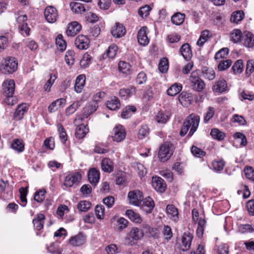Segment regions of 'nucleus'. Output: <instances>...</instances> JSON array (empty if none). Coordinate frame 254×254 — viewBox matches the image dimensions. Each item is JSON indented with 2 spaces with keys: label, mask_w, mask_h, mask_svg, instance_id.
<instances>
[{
  "label": "nucleus",
  "mask_w": 254,
  "mask_h": 254,
  "mask_svg": "<svg viewBox=\"0 0 254 254\" xmlns=\"http://www.w3.org/2000/svg\"><path fill=\"white\" fill-rule=\"evenodd\" d=\"M64 58L68 65L73 64L74 63V52L71 50H68L65 53Z\"/></svg>",
  "instance_id": "nucleus-57"
},
{
  "label": "nucleus",
  "mask_w": 254,
  "mask_h": 254,
  "mask_svg": "<svg viewBox=\"0 0 254 254\" xmlns=\"http://www.w3.org/2000/svg\"><path fill=\"white\" fill-rule=\"evenodd\" d=\"M119 70L123 74H128L130 73V65L125 62L121 61L118 64Z\"/></svg>",
  "instance_id": "nucleus-42"
},
{
  "label": "nucleus",
  "mask_w": 254,
  "mask_h": 254,
  "mask_svg": "<svg viewBox=\"0 0 254 254\" xmlns=\"http://www.w3.org/2000/svg\"><path fill=\"white\" fill-rule=\"evenodd\" d=\"M180 103L183 106H188L193 101V96L191 93L182 92L178 97Z\"/></svg>",
  "instance_id": "nucleus-19"
},
{
  "label": "nucleus",
  "mask_w": 254,
  "mask_h": 254,
  "mask_svg": "<svg viewBox=\"0 0 254 254\" xmlns=\"http://www.w3.org/2000/svg\"><path fill=\"white\" fill-rule=\"evenodd\" d=\"M81 106L80 101H77L73 102L72 104L66 108L65 110V114L69 116L73 113Z\"/></svg>",
  "instance_id": "nucleus-45"
},
{
  "label": "nucleus",
  "mask_w": 254,
  "mask_h": 254,
  "mask_svg": "<svg viewBox=\"0 0 254 254\" xmlns=\"http://www.w3.org/2000/svg\"><path fill=\"white\" fill-rule=\"evenodd\" d=\"M46 191L45 190H40L36 191L34 195V200L38 202H41L45 198Z\"/></svg>",
  "instance_id": "nucleus-60"
},
{
  "label": "nucleus",
  "mask_w": 254,
  "mask_h": 254,
  "mask_svg": "<svg viewBox=\"0 0 254 254\" xmlns=\"http://www.w3.org/2000/svg\"><path fill=\"white\" fill-rule=\"evenodd\" d=\"M244 45L245 46L251 48L254 46V35L252 33H244Z\"/></svg>",
  "instance_id": "nucleus-36"
},
{
  "label": "nucleus",
  "mask_w": 254,
  "mask_h": 254,
  "mask_svg": "<svg viewBox=\"0 0 254 254\" xmlns=\"http://www.w3.org/2000/svg\"><path fill=\"white\" fill-rule=\"evenodd\" d=\"M164 239L170 240L173 236V233L171 227L168 225H164L162 231Z\"/></svg>",
  "instance_id": "nucleus-59"
},
{
  "label": "nucleus",
  "mask_w": 254,
  "mask_h": 254,
  "mask_svg": "<svg viewBox=\"0 0 254 254\" xmlns=\"http://www.w3.org/2000/svg\"><path fill=\"white\" fill-rule=\"evenodd\" d=\"M206 221L204 219L200 218L198 223L196 234L199 237H201L203 234L204 228L205 226Z\"/></svg>",
  "instance_id": "nucleus-54"
},
{
  "label": "nucleus",
  "mask_w": 254,
  "mask_h": 254,
  "mask_svg": "<svg viewBox=\"0 0 254 254\" xmlns=\"http://www.w3.org/2000/svg\"><path fill=\"white\" fill-rule=\"evenodd\" d=\"M47 250L52 254H62L63 252L62 249L56 243H51L47 247Z\"/></svg>",
  "instance_id": "nucleus-46"
},
{
  "label": "nucleus",
  "mask_w": 254,
  "mask_h": 254,
  "mask_svg": "<svg viewBox=\"0 0 254 254\" xmlns=\"http://www.w3.org/2000/svg\"><path fill=\"white\" fill-rule=\"evenodd\" d=\"M89 42V39L86 36L80 34L76 38L75 45L80 50L87 49L88 48Z\"/></svg>",
  "instance_id": "nucleus-15"
},
{
  "label": "nucleus",
  "mask_w": 254,
  "mask_h": 254,
  "mask_svg": "<svg viewBox=\"0 0 254 254\" xmlns=\"http://www.w3.org/2000/svg\"><path fill=\"white\" fill-rule=\"evenodd\" d=\"M11 147L18 153L22 152L25 148L23 141L19 139H14L11 144Z\"/></svg>",
  "instance_id": "nucleus-28"
},
{
  "label": "nucleus",
  "mask_w": 254,
  "mask_h": 254,
  "mask_svg": "<svg viewBox=\"0 0 254 254\" xmlns=\"http://www.w3.org/2000/svg\"><path fill=\"white\" fill-rule=\"evenodd\" d=\"M238 231L241 233H252L254 232V229L251 225L241 224L238 227Z\"/></svg>",
  "instance_id": "nucleus-61"
},
{
  "label": "nucleus",
  "mask_w": 254,
  "mask_h": 254,
  "mask_svg": "<svg viewBox=\"0 0 254 254\" xmlns=\"http://www.w3.org/2000/svg\"><path fill=\"white\" fill-rule=\"evenodd\" d=\"M227 88L226 82L224 80H219L213 86V90L216 92H222Z\"/></svg>",
  "instance_id": "nucleus-43"
},
{
  "label": "nucleus",
  "mask_w": 254,
  "mask_h": 254,
  "mask_svg": "<svg viewBox=\"0 0 254 254\" xmlns=\"http://www.w3.org/2000/svg\"><path fill=\"white\" fill-rule=\"evenodd\" d=\"M189 79L194 90L200 92L204 88L205 84L199 77L197 72L193 71L191 72Z\"/></svg>",
  "instance_id": "nucleus-6"
},
{
  "label": "nucleus",
  "mask_w": 254,
  "mask_h": 254,
  "mask_svg": "<svg viewBox=\"0 0 254 254\" xmlns=\"http://www.w3.org/2000/svg\"><path fill=\"white\" fill-rule=\"evenodd\" d=\"M81 179V175L77 172L67 175L64 181V185L66 187H71L74 184L78 183Z\"/></svg>",
  "instance_id": "nucleus-10"
},
{
  "label": "nucleus",
  "mask_w": 254,
  "mask_h": 254,
  "mask_svg": "<svg viewBox=\"0 0 254 254\" xmlns=\"http://www.w3.org/2000/svg\"><path fill=\"white\" fill-rule=\"evenodd\" d=\"M88 179L92 185H96L100 179V172L96 168L90 169L88 173Z\"/></svg>",
  "instance_id": "nucleus-20"
},
{
  "label": "nucleus",
  "mask_w": 254,
  "mask_h": 254,
  "mask_svg": "<svg viewBox=\"0 0 254 254\" xmlns=\"http://www.w3.org/2000/svg\"><path fill=\"white\" fill-rule=\"evenodd\" d=\"M105 97V93L104 92H98L95 94L92 98V102L88 104L83 109V115L88 117L89 115L95 112L98 108V103Z\"/></svg>",
  "instance_id": "nucleus-3"
},
{
  "label": "nucleus",
  "mask_w": 254,
  "mask_h": 254,
  "mask_svg": "<svg viewBox=\"0 0 254 254\" xmlns=\"http://www.w3.org/2000/svg\"><path fill=\"white\" fill-rule=\"evenodd\" d=\"M244 64L243 61L239 60L234 64L232 66V69L235 74L240 73L243 71Z\"/></svg>",
  "instance_id": "nucleus-58"
},
{
  "label": "nucleus",
  "mask_w": 254,
  "mask_h": 254,
  "mask_svg": "<svg viewBox=\"0 0 254 254\" xmlns=\"http://www.w3.org/2000/svg\"><path fill=\"white\" fill-rule=\"evenodd\" d=\"M44 16L49 23H54L58 18V10L53 6H47L45 9Z\"/></svg>",
  "instance_id": "nucleus-11"
},
{
  "label": "nucleus",
  "mask_w": 254,
  "mask_h": 254,
  "mask_svg": "<svg viewBox=\"0 0 254 254\" xmlns=\"http://www.w3.org/2000/svg\"><path fill=\"white\" fill-rule=\"evenodd\" d=\"M210 135L213 138L218 140H222L225 137V133L216 128L211 129Z\"/></svg>",
  "instance_id": "nucleus-44"
},
{
  "label": "nucleus",
  "mask_w": 254,
  "mask_h": 254,
  "mask_svg": "<svg viewBox=\"0 0 254 254\" xmlns=\"http://www.w3.org/2000/svg\"><path fill=\"white\" fill-rule=\"evenodd\" d=\"M185 14L178 12L174 14L171 17V21L173 23L176 25H180L184 21Z\"/></svg>",
  "instance_id": "nucleus-39"
},
{
  "label": "nucleus",
  "mask_w": 254,
  "mask_h": 254,
  "mask_svg": "<svg viewBox=\"0 0 254 254\" xmlns=\"http://www.w3.org/2000/svg\"><path fill=\"white\" fill-rule=\"evenodd\" d=\"M101 168L104 172L111 173L114 170V163L111 159L104 158L101 161Z\"/></svg>",
  "instance_id": "nucleus-22"
},
{
  "label": "nucleus",
  "mask_w": 254,
  "mask_h": 254,
  "mask_svg": "<svg viewBox=\"0 0 254 254\" xmlns=\"http://www.w3.org/2000/svg\"><path fill=\"white\" fill-rule=\"evenodd\" d=\"M202 75L204 77L209 80H212L215 77V73L213 69L204 67L202 71Z\"/></svg>",
  "instance_id": "nucleus-49"
},
{
  "label": "nucleus",
  "mask_w": 254,
  "mask_h": 254,
  "mask_svg": "<svg viewBox=\"0 0 254 254\" xmlns=\"http://www.w3.org/2000/svg\"><path fill=\"white\" fill-rule=\"evenodd\" d=\"M152 185L158 192H163L166 188V184L164 180L159 177H153L152 180Z\"/></svg>",
  "instance_id": "nucleus-13"
},
{
  "label": "nucleus",
  "mask_w": 254,
  "mask_h": 254,
  "mask_svg": "<svg viewBox=\"0 0 254 254\" xmlns=\"http://www.w3.org/2000/svg\"><path fill=\"white\" fill-rule=\"evenodd\" d=\"M70 7L71 10L76 13H82L85 11L84 4L78 2H70Z\"/></svg>",
  "instance_id": "nucleus-31"
},
{
  "label": "nucleus",
  "mask_w": 254,
  "mask_h": 254,
  "mask_svg": "<svg viewBox=\"0 0 254 254\" xmlns=\"http://www.w3.org/2000/svg\"><path fill=\"white\" fill-rule=\"evenodd\" d=\"M128 236L125 238V244L133 246L136 244V241L140 240L143 237L144 233L142 229L134 227L131 229Z\"/></svg>",
  "instance_id": "nucleus-5"
},
{
  "label": "nucleus",
  "mask_w": 254,
  "mask_h": 254,
  "mask_svg": "<svg viewBox=\"0 0 254 254\" xmlns=\"http://www.w3.org/2000/svg\"><path fill=\"white\" fill-rule=\"evenodd\" d=\"M155 204L153 200L149 196L142 199L141 203L140 205V208L145 213H150L152 211Z\"/></svg>",
  "instance_id": "nucleus-17"
},
{
  "label": "nucleus",
  "mask_w": 254,
  "mask_h": 254,
  "mask_svg": "<svg viewBox=\"0 0 254 254\" xmlns=\"http://www.w3.org/2000/svg\"><path fill=\"white\" fill-rule=\"evenodd\" d=\"M244 173L247 179L254 181V168L247 166L244 169Z\"/></svg>",
  "instance_id": "nucleus-64"
},
{
  "label": "nucleus",
  "mask_w": 254,
  "mask_h": 254,
  "mask_svg": "<svg viewBox=\"0 0 254 254\" xmlns=\"http://www.w3.org/2000/svg\"><path fill=\"white\" fill-rule=\"evenodd\" d=\"M169 67V62L166 58H162L158 64V69L162 73H165L167 71Z\"/></svg>",
  "instance_id": "nucleus-48"
},
{
  "label": "nucleus",
  "mask_w": 254,
  "mask_h": 254,
  "mask_svg": "<svg viewBox=\"0 0 254 254\" xmlns=\"http://www.w3.org/2000/svg\"><path fill=\"white\" fill-rule=\"evenodd\" d=\"M146 34V33H138L137 40L140 45L146 46L149 43V40Z\"/></svg>",
  "instance_id": "nucleus-55"
},
{
  "label": "nucleus",
  "mask_w": 254,
  "mask_h": 254,
  "mask_svg": "<svg viewBox=\"0 0 254 254\" xmlns=\"http://www.w3.org/2000/svg\"><path fill=\"white\" fill-rule=\"evenodd\" d=\"M95 212L98 219H103L105 215L104 206L101 204L97 205L95 208Z\"/></svg>",
  "instance_id": "nucleus-56"
},
{
  "label": "nucleus",
  "mask_w": 254,
  "mask_h": 254,
  "mask_svg": "<svg viewBox=\"0 0 254 254\" xmlns=\"http://www.w3.org/2000/svg\"><path fill=\"white\" fill-rule=\"evenodd\" d=\"M212 169L216 172H220L223 170L225 162L222 159H216L212 162Z\"/></svg>",
  "instance_id": "nucleus-41"
},
{
  "label": "nucleus",
  "mask_w": 254,
  "mask_h": 254,
  "mask_svg": "<svg viewBox=\"0 0 254 254\" xmlns=\"http://www.w3.org/2000/svg\"><path fill=\"white\" fill-rule=\"evenodd\" d=\"M91 206V204L89 201L86 200H82L78 202L77 207L79 211L85 212L89 209Z\"/></svg>",
  "instance_id": "nucleus-53"
},
{
  "label": "nucleus",
  "mask_w": 254,
  "mask_h": 254,
  "mask_svg": "<svg viewBox=\"0 0 254 254\" xmlns=\"http://www.w3.org/2000/svg\"><path fill=\"white\" fill-rule=\"evenodd\" d=\"M27 20V17L25 14L20 15L17 18L16 21L18 23V29L21 32H30V29L26 23Z\"/></svg>",
  "instance_id": "nucleus-21"
},
{
  "label": "nucleus",
  "mask_w": 254,
  "mask_h": 254,
  "mask_svg": "<svg viewBox=\"0 0 254 254\" xmlns=\"http://www.w3.org/2000/svg\"><path fill=\"white\" fill-rule=\"evenodd\" d=\"M135 88L131 87L129 88H123L120 90L119 94L120 96L124 99H126L131 96L135 92Z\"/></svg>",
  "instance_id": "nucleus-40"
},
{
  "label": "nucleus",
  "mask_w": 254,
  "mask_h": 254,
  "mask_svg": "<svg viewBox=\"0 0 254 254\" xmlns=\"http://www.w3.org/2000/svg\"><path fill=\"white\" fill-rule=\"evenodd\" d=\"M45 217L44 214L39 213L36 215L33 220L34 227L35 229L40 230L43 228Z\"/></svg>",
  "instance_id": "nucleus-25"
},
{
  "label": "nucleus",
  "mask_w": 254,
  "mask_h": 254,
  "mask_svg": "<svg viewBox=\"0 0 254 254\" xmlns=\"http://www.w3.org/2000/svg\"><path fill=\"white\" fill-rule=\"evenodd\" d=\"M56 44L58 50L61 52L64 51L66 48V43L63 39V36L61 34L58 35L56 39Z\"/></svg>",
  "instance_id": "nucleus-38"
},
{
  "label": "nucleus",
  "mask_w": 254,
  "mask_h": 254,
  "mask_svg": "<svg viewBox=\"0 0 254 254\" xmlns=\"http://www.w3.org/2000/svg\"><path fill=\"white\" fill-rule=\"evenodd\" d=\"M126 131L123 126L116 125L113 128L112 137L114 141L120 142L126 137Z\"/></svg>",
  "instance_id": "nucleus-8"
},
{
  "label": "nucleus",
  "mask_w": 254,
  "mask_h": 254,
  "mask_svg": "<svg viewBox=\"0 0 254 254\" xmlns=\"http://www.w3.org/2000/svg\"><path fill=\"white\" fill-rule=\"evenodd\" d=\"M182 89L181 84L176 83L173 84L167 91V94L171 96H174L179 93Z\"/></svg>",
  "instance_id": "nucleus-33"
},
{
  "label": "nucleus",
  "mask_w": 254,
  "mask_h": 254,
  "mask_svg": "<svg viewBox=\"0 0 254 254\" xmlns=\"http://www.w3.org/2000/svg\"><path fill=\"white\" fill-rule=\"evenodd\" d=\"M128 198L130 204L138 206H140L141 203V200H142L143 199V194L142 193L138 190L130 191L128 193Z\"/></svg>",
  "instance_id": "nucleus-9"
},
{
  "label": "nucleus",
  "mask_w": 254,
  "mask_h": 254,
  "mask_svg": "<svg viewBox=\"0 0 254 254\" xmlns=\"http://www.w3.org/2000/svg\"><path fill=\"white\" fill-rule=\"evenodd\" d=\"M229 53V49L227 48H223L218 51L215 55V59L218 60L226 58Z\"/></svg>",
  "instance_id": "nucleus-62"
},
{
  "label": "nucleus",
  "mask_w": 254,
  "mask_h": 254,
  "mask_svg": "<svg viewBox=\"0 0 254 254\" xmlns=\"http://www.w3.org/2000/svg\"><path fill=\"white\" fill-rule=\"evenodd\" d=\"M199 121L200 118L198 116L191 114L188 117L183 123L180 131V135L182 136H184L190 128L188 135L192 136L198 127Z\"/></svg>",
  "instance_id": "nucleus-1"
},
{
  "label": "nucleus",
  "mask_w": 254,
  "mask_h": 254,
  "mask_svg": "<svg viewBox=\"0 0 254 254\" xmlns=\"http://www.w3.org/2000/svg\"><path fill=\"white\" fill-rule=\"evenodd\" d=\"M174 147L170 142H165L161 144L158 151V158L161 162H165L168 160L173 154Z\"/></svg>",
  "instance_id": "nucleus-4"
},
{
  "label": "nucleus",
  "mask_w": 254,
  "mask_h": 254,
  "mask_svg": "<svg viewBox=\"0 0 254 254\" xmlns=\"http://www.w3.org/2000/svg\"><path fill=\"white\" fill-rule=\"evenodd\" d=\"M18 62L13 57H7L0 65V71L3 74H12L17 69Z\"/></svg>",
  "instance_id": "nucleus-2"
},
{
  "label": "nucleus",
  "mask_w": 254,
  "mask_h": 254,
  "mask_svg": "<svg viewBox=\"0 0 254 254\" xmlns=\"http://www.w3.org/2000/svg\"><path fill=\"white\" fill-rule=\"evenodd\" d=\"M126 214L132 222L136 223H140L142 221L140 215L138 213L134 212L132 210H127L126 211Z\"/></svg>",
  "instance_id": "nucleus-32"
},
{
  "label": "nucleus",
  "mask_w": 254,
  "mask_h": 254,
  "mask_svg": "<svg viewBox=\"0 0 254 254\" xmlns=\"http://www.w3.org/2000/svg\"><path fill=\"white\" fill-rule=\"evenodd\" d=\"M28 106L26 104L22 103L17 107L14 113V117L18 120H21L25 113L27 111Z\"/></svg>",
  "instance_id": "nucleus-29"
},
{
  "label": "nucleus",
  "mask_w": 254,
  "mask_h": 254,
  "mask_svg": "<svg viewBox=\"0 0 254 254\" xmlns=\"http://www.w3.org/2000/svg\"><path fill=\"white\" fill-rule=\"evenodd\" d=\"M82 120V119L81 117L76 118L74 120V125L75 126H77L76 128L75 135V136L79 139L83 138L89 131L88 128L86 127V126L85 125L83 124L78 125L81 122Z\"/></svg>",
  "instance_id": "nucleus-7"
},
{
  "label": "nucleus",
  "mask_w": 254,
  "mask_h": 254,
  "mask_svg": "<svg viewBox=\"0 0 254 254\" xmlns=\"http://www.w3.org/2000/svg\"><path fill=\"white\" fill-rule=\"evenodd\" d=\"M81 25L77 21H73L68 24L65 32H80Z\"/></svg>",
  "instance_id": "nucleus-50"
},
{
  "label": "nucleus",
  "mask_w": 254,
  "mask_h": 254,
  "mask_svg": "<svg viewBox=\"0 0 254 254\" xmlns=\"http://www.w3.org/2000/svg\"><path fill=\"white\" fill-rule=\"evenodd\" d=\"M57 76L54 73H51L50 75V78L47 80V82L44 86L45 91L49 92L51 90V88L54 84Z\"/></svg>",
  "instance_id": "nucleus-52"
},
{
  "label": "nucleus",
  "mask_w": 254,
  "mask_h": 254,
  "mask_svg": "<svg viewBox=\"0 0 254 254\" xmlns=\"http://www.w3.org/2000/svg\"><path fill=\"white\" fill-rule=\"evenodd\" d=\"M192 236L190 233H185L182 238V245L181 250L182 251H187L190 249Z\"/></svg>",
  "instance_id": "nucleus-18"
},
{
  "label": "nucleus",
  "mask_w": 254,
  "mask_h": 254,
  "mask_svg": "<svg viewBox=\"0 0 254 254\" xmlns=\"http://www.w3.org/2000/svg\"><path fill=\"white\" fill-rule=\"evenodd\" d=\"M245 13L242 10L233 12L231 15L230 21L232 23L238 24L244 18Z\"/></svg>",
  "instance_id": "nucleus-30"
},
{
  "label": "nucleus",
  "mask_w": 254,
  "mask_h": 254,
  "mask_svg": "<svg viewBox=\"0 0 254 254\" xmlns=\"http://www.w3.org/2000/svg\"><path fill=\"white\" fill-rule=\"evenodd\" d=\"M170 113L166 111H159L156 116V120L158 123L165 124L170 118Z\"/></svg>",
  "instance_id": "nucleus-26"
},
{
  "label": "nucleus",
  "mask_w": 254,
  "mask_h": 254,
  "mask_svg": "<svg viewBox=\"0 0 254 254\" xmlns=\"http://www.w3.org/2000/svg\"><path fill=\"white\" fill-rule=\"evenodd\" d=\"M149 134V128L146 125H142L141 126L138 130L137 133V138L139 139H143L148 138Z\"/></svg>",
  "instance_id": "nucleus-34"
},
{
  "label": "nucleus",
  "mask_w": 254,
  "mask_h": 254,
  "mask_svg": "<svg viewBox=\"0 0 254 254\" xmlns=\"http://www.w3.org/2000/svg\"><path fill=\"white\" fill-rule=\"evenodd\" d=\"M2 94L4 96L13 95L15 91V82L13 79H6L2 84Z\"/></svg>",
  "instance_id": "nucleus-12"
},
{
  "label": "nucleus",
  "mask_w": 254,
  "mask_h": 254,
  "mask_svg": "<svg viewBox=\"0 0 254 254\" xmlns=\"http://www.w3.org/2000/svg\"><path fill=\"white\" fill-rule=\"evenodd\" d=\"M86 236L80 233L71 237L69 239V243L73 247H79L84 245L86 243Z\"/></svg>",
  "instance_id": "nucleus-16"
},
{
  "label": "nucleus",
  "mask_w": 254,
  "mask_h": 254,
  "mask_svg": "<svg viewBox=\"0 0 254 254\" xmlns=\"http://www.w3.org/2000/svg\"><path fill=\"white\" fill-rule=\"evenodd\" d=\"M118 49V47L116 45L112 44L108 47L106 53L102 55L103 59L114 58L117 54Z\"/></svg>",
  "instance_id": "nucleus-27"
},
{
  "label": "nucleus",
  "mask_w": 254,
  "mask_h": 254,
  "mask_svg": "<svg viewBox=\"0 0 254 254\" xmlns=\"http://www.w3.org/2000/svg\"><path fill=\"white\" fill-rule=\"evenodd\" d=\"M91 57L87 53H85L80 61V65L82 68L87 67L91 63Z\"/></svg>",
  "instance_id": "nucleus-51"
},
{
  "label": "nucleus",
  "mask_w": 254,
  "mask_h": 254,
  "mask_svg": "<svg viewBox=\"0 0 254 254\" xmlns=\"http://www.w3.org/2000/svg\"><path fill=\"white\" fill-rule=\"evenodd\" d=\"M86 77L84 74L78 75L75 80L74 90L77 93H80L85 83Z\"/></svg>",
  "instance_id": "nucleus-24"
},
{
  "label": "nucleus",
  "mask_w": 254,
  "mask_h": 254,
  "mask_svg": "<svg viewBox=\"0 0 254 254\" xmlns=\"http://www.w3.org/2000/svg\"><path fill=\"white\" fill-rule=\"evenodd\" d=\"M180 52L186 61L190 60L192 57V54L190 46L188 43H185L181 46Z\"/></svg>",
  "instance_id": "nucleus-23"
},
{
  "label": "nucleus",
  "mask_w": 254,
  "mask_h": 254,
  "mask_svg": "<svg viewBox=\"0 0 254 254\" xmlns=\"http://www.w3.org/2000/svg\"><path fill=\"white\" fill-rule=\"evenodd\" d=\"M136 108L133 106H128L126 107L121 113V117L123 119H128L135 112Z\"/></svg>",
  "instance_id": "nucleus-35"
},
{
  "label": "nucleus",
  "mask_w": 254,
  "mask_h": 254,
  "mask_svg": "<svg viewBox=\"0 0 254 254\" xmlns=\"http://www.w3.org/2000/svg\"><path fill=\"white\" fill-rule=\"evenodd\" d=\"M151 8L149 5H145L140 7L138 10V14L142 18L146 17L149 14Z\"/></svg>",
  "instance_id": "nucleus-63"
},
{
  "label": "nucleus",
  "mask_w": 254,
  "mask_h": 254,
  "mask_svg": "<svg viewBox=\"0 0 254 254\" xmlns=\"http://www.w3.org/2000/svg\"><path fill=\"white\" fill-rule=\"evenodd\" d=\"M107 107L111 110H116L120 107V102L117 97H113L108 100L107 103Z\"/></svg>",
  "instance_id": "nucleus-37"
},
{
  "label": "nucleus",
  "mask_w": 254,
  "mask_h": 254,
  "mask_svg": "<svg viewBox=\"0 0 254 254\" xmlns=\"http://www.w3.org/2000/svg\"><path fill=\"white\" fill-rule=\"evenodd\" d=\"M57 127L60 140L63 143H65L67 139V135L66 131L61 124H58Z\"/></svg>",
  "instance_id": "nucleus-47"
},
{
  "label": "nucleus",
  "mask_w": 254,
  "mask_h": 254,
  "mask_svg": "<svg viewBox=\"0 0 254 254\" xmlns=\"http://www.w3.org/2000/svg\"><path fill=\"white\" fill-rule=\"evenodd\" d=\"M165 212L170 219L177 222L179 219L178 209L173 204H168L166 206Z\"/></svg>",
  "instance_id": "nucleus-14"
}]
</instances>
